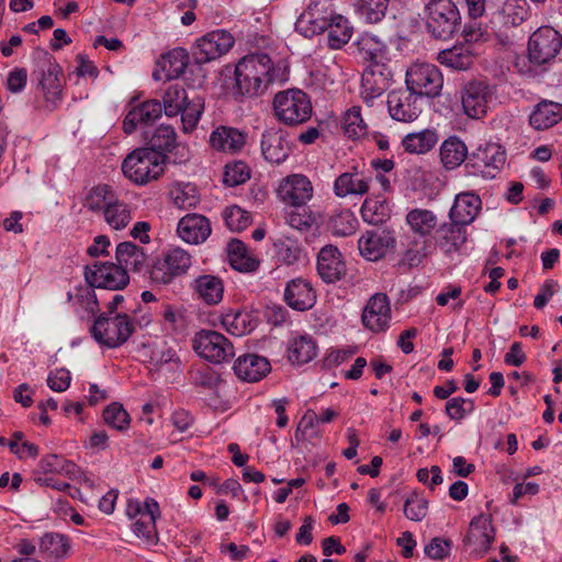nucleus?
Masks as SVG:
<instances>
[{"instance_id": "obj_1", "label": "nucleus", "mask_w": 562, "mask_h": 562, "mask_svg": "<svg viewBox=\"0 0 562 562\" xmlns=\"http://www.w3.org/2000/svg\"><path fill=\"white\" fill-rule=\"evenodd\" d=\"M425 13L426 30L436 40H450L461 29V15L452 0H430Z\"/></svg>"}, {"instance_id": "obj_2", "label": "nucleus", "mask_w": 562, "mask_h": 562, "mask_svg": "<svg viewBox=\"0 0 562 562\" xmlns=\"http://www.w3.org/2000/svg\"><path fill=\"white\" fill-rule=\"evenodd\" d=\"M276 117L288 126L306 123L313 113L310 97L301 89L279 91L272 101Z\"/></svg>"}, {"instance_id": "obj_3", "label": "nucleus", "mask_w": 562, "mask_h": 562, "mask_svg": "<svg viewBox=\"0 0 562 562\" xmlns=\"http://www.w3.org/2000/svg\"><path fill=\"white\" fill-rule=\"evenodd\" d=\"M165 158L147 147L131 151L122 162V171L136 184H146L164 173Z\"/></svg>"}, {"instance_id": "obj_4", "label": "nucleus", "mask_w": 562, "mask_h": 562, "mask_svg": "<svg viewBox=\"0 0 562 562\" xmlns=\"http://www.w3.org/2000/svg\"><path fill=\"white\" fill-rule=\"evenodd\" d=\"M134 330V323L126 313H116L113 316L101 313L90 327L92 338L98 344L111 349L125 344Z\"/></svg>"}, {"instance_id": "obj_5", "label": "nucleus", "mask_w": 562, "mask_h": 562, "mask_svg": "<svg viewBox=\"0 0 562 562\" xmlns=\"http://www.w3.org/2000/svg\"><path fill=\"white\" fill-rule=\"evenodd\" d=\"M126 513L131 518L137 517L133 524L135 536L147 544L157 543L156 519L160 517L158 503L153 498H147L144 505L139 502H130Z\"/></svg>"}, {"instance_id": "obj_6", "label": "nucleus", "mask_w": 562, "mask_h": 562, "mask_svg": "<svg viewBox=\"0 0 562 562\" xmlns=\"http://www.w3.org/2000/svg\"><path fill=\"white\" fill-rule=\"evenodd\" d=\"M235 43L233 35L225 30H215L195 41L191 47L194 65L201 66L220 58L231 50Z\"/></svg>"}, {"instance_id": "obj_7", "label": "nucleus", "mask_w": 562, "mask_h": 562, "mask_svg": "<svg viewBox=\"0 0 562 562\" xmlns=\"http://www.w3.org/2000/svg\"><path fill=\"white\" fill-rule=\"evenodd\" d=\"M192 346L200 357L213 363L229 361L235 356L233 344L215 330L204 329L196 333Z\"/></svg>"}, {"instance_id": "obj_8", "label": "nucleus", "mask_w": 562, "mask_h": 562, "mask_svg": "<svg viewBox=\"0 0 562 562\" xmlns=\"http://www.w3.org/2000/svg\"><path fill=\"white\" fill-rule=\"evenodd\" d=\"M562 48V35L551 26H541L529 37L528 56L536 65L549 64Z\"/></svg>"}, {"instance_id": "obj_9", "label": "nucleus", "mask_w": 562, "mask_h": 562, "mask_svg": "<svg viewBox=\"0 0 562 562\" xmlns=\"http://www.w3.org/2000/svg\"><path fill=\"white\" fill-rule=\"evenodd\" d=\"M83 274L86 282L97 289L116 291L124 289L130 282L127 271L113 262H94L92 266H86Z\"/></svg>"}, {"instance_id": "obj_10", "label": "nucleus", "mask_w": 562, "mask_h": 562, "mask_svg": "<svg viewBox=\"0 0 562 562\" xmlns=\"http://www.w3.org/2000/svg\"><path fill=\"white\" fill-rule=\"evenodd\" d=\"M335 13L326 0H312L295 22V30L311 38L322 34L328 27Z\"/></svg>"}, {"instance_id": "obj_11", "label": "nucleus", "mask_w": 562, "mask_h": 562, "mask_svg": "<svg viewBox=\"0 0 562 562\" xmlns=\"http://www.w3.org/2000/svg\"><path fill=\"white\" fill-rule=\"evenodd\" d=\"M506 161V153L496 143L480 145L468 157L467 167L473 168L484 178H495Z\"/></svg>"}, {"instance_id": "obj_12", "label": "nucleus", "mask_w": 562, "mask_h": 562, "mask_svg": "<svg viewBox=\"0 0 562 562\" xmlns=\"http://www.w3.org/2000/svg\"><path fill=\"white\" fill-rule=\"evenodd\" d=\"M493 95L494 87L484 81H470L464 86L461 95L464 113L471 119H482L487 113Z\"/></svg>"}, {"instance_id": "obj_13", "label": "nucleus", "mask_w": 562, "mask_h": 562, "mask_svg": "<svg viewBox=\"0 0 562 562\" xmlns=\"http://www.w3.org/2000/svg\"><path fill=\"white\" fill-rule=\"evenodd\" d=\"M494 537L495 530L491 517L480 515L471 520L463 543L470 549L471 557L481 558L487 553Z\"/></svg>"}, {"instance_id": "obj_14", "label": "nucleus", "mask_w": 562, "mask_h": 562, "mask_svg": "<svg viewBox=\"0 0 562 562\" xmlns=\"http://www.w3.org/2000/svg\"><path fill=\"white\" fill-rule=\"evenodd\" d=\"M183 72H153L156 81L164 80L170 82L162 94V109L167 116H176L183 110V105L189 101L184 89V82L180 79Z\"/></svg>"}, {"instance_id": "obj_15", "label": "nucleus", "mask_w": 562, "mask_h": 562, "mask_svg": "<svg viewBox=\"0 0 562 562\" xmlns=\"http://www.w3.org/2000/svg\"><path fill=\"white\" fill-rule=\"evenodd\" d=\"M360 254L370 261L383 258L395 247L394 233L385 228L368 231L358 241Z\"/></svg>"}, {"instance_id": "obj_16", "label": "nucleus", "mask_w": 562, "mask_h": 562, "mask_svg": "<svg viewBox=\"0 0 562 562\" xmlns=\"http://www.w3.org/2000/svg\"><path fill=\"white\" fill-rule=\"evenodd\" d=\"M279 199L294 207L305 205L313 196V186L303 175H291L281 181L278 188Z\"/></svg>"}, {"instance_id": "obj_17", "label": "nucleus", "mask_w": 562, "mask_h": 562, "mask_svg": "<svg viewBox=\"0 0 562 562\" xmlns=\"http://www.w3.org/2000/svg\"><path fill=\"white\" fill-rule=\"evenodd\" d=\"M362 324L373 333L385 331L390 327L391 306L386 294L372 295L362 312Z\"/></svg>"}, {"instance_id": "obj_18", "label": "nucleus", "mask_w": 562, "mask_h": 562, "mask_svg": "<svg viewBox=\"0 0 562 562\" xmlns=\"http://www.w3.org/2000/svg\"><path fill=\"white\" fill-rule=\"evenodd\" d=\"M352 54L366 65L367 69L373 67L387 68L391 58L386 46L372 36H362L352 46Z\"/></svg>"}, {"instance_id": "obj_19", "label": "nucleus", "mask_w": 562, "mask_h": 562, "mask_svg": "<svg viewBox=\"0 0 562 562\" xmlns=\"http://www.w3.org/2000/svg\"><path fill=\"white\" fill-rule=\"evenodd\" d=\"M347 268L338 248L333 245L324 246L317 256V272L326 283H335L346 274Z\"/></svg>"}, {"instance_id": "obj_20", "label": "nucleus", "mask_w": 562, "mask_h": 562, "mask_svg": "<svg viewBox=\"0 0 562 562\" xmlns=\"http://www.w3.org/2000/svg\"><path fill=\"white\" fill-rule=\"evenodd\" d=\"M283 299L291 308L304 312L315 305L316 292L306 279L295 278L286 283Z\"/></svg>"}, {"instance_id": "obj_21", "label": "nucleus", "mask_w": 562, "mask_h": 562, "mask_svg": "<svg viewBox=\"0 0 562 562\" xmlns=\"http://www.w3.org/2000/svg\"><path fill=\"white\" fill-rule=\"evenodd\" d=\"M162 105L158 100H147L134 105L125 115L123 131L132 134L138 125H150L162 114Z\"/></svg>"}, {"instance_id": "obj_22", "label": "nucleus", "mask_w": 562, "mask_h": 562, "mask_svg": "<svg viewBox=\"0 0 562 562\" xmlns=\"http://www.w3.org/2000/svg\"><path fill=\"white\" fill-rule=\"evenodd\" d=\"M407 90L416 97L435 98L440 94L442 72H405Z\"/></svg>"}, {"instance_id": "obj_23", "label": "nucleus", "mask_w": 562, "mask_h": 562, "mask_svg": "<svg viewBox=\"0 0 562 562\" xmlns=\"http://www.w3.org/2000/svg\"><path fill=\"white\" fill-rule=\"evenodd\" d=\"M235 86L233 88L235 97L252 98L265 93L273 77L271 72H233Z\"/></svg>"}, {"instance_id": "obj_24", "label": "nucleus", "mask_w": 562, "mask_h": 562, "mask_svg": "<svg viewBox=\"0 0 562 562\" xmlns=\"http://www.w3.org/2000/svg\"><path fill=\"white\" fill-rule=\"evenodd\" d=\"M417 97L409 92L392 91L387 95V110L393 120L398 122H413L419 114L420 109L416 104Z\"/></svg>"}, {"instance_id": "obj_25", "label": "nucleus", "mask_w": 562, "mask_h": 562, "mask_svg": "<svg viewBox=\"0 0 562 562\" xmlns=\"http://www.w3.org/2000/svg\"><path fill=\"white\" fill-rule=\"evenodd\" d=\"M235 374L245 382H258L266 376L271 366L267 358L255 353L239 356L234 363Z\"/></svg>"}, {"instance_id": "obj_26", "label": "nucleus", "mask_w": 562, "mask_h": 562, "mask_svg": "<svg viewBox=\"0 0 562 562\" xmlns=\"http://www.w3.org/2000/svg\"><path fill=\"white\" fill-rule=\"evenodd\" d=\"M436 233V244L447 256L460 252L468 238L467 226L456 221L443 223Z\"/></svg>"}, {"instance_id": "obj_27", "label": "nucleus", "mask_w": 562, "mask_h": 562, "mask_svg": "<svg viewBox=\"0 0 562 562\" xmlns=\"http://www.w3.org/2000/svg\"><path fill=\"white\" fill-rule=\"evenodd\" d=\"M179 237L188 244H200L211 234L210 221L200 214L191 213L183 216L177 227Z\"/></svg>"}, {"instance_id": "obj_28", "label": "nucleus", "mask_w": 562, "mask_h": 562, "mask_svg": "<svg viewBox=\"0 0 562 562\" xmlns=\"http://www.w3.org/2000/svg\"><path fill=\"white\" fill-rule=\"evenodd\" d=\"M482 207L481 198L472 192H462L454 199L449 212V220L461 225H470Z\"/></svg>"}, {"instance_id": "obj_29", "label": "nucleus", "mask_w": 562, "mask_h": 562, "mask_svg": "<svg viewBox=\"0 0 562 562\" xmlns=\"http://www.w3.org/2000/svg\"><path fill=\"white\" fill-rule=\"evenodd\" d=\"M246 144V134L235 127L218 126L210 136V145L213 149L223 153L236 154Z\"/></svg>"}, {"instance_id": "obj_30", "label": "nucleus", "mask_w": 562, "mask_h": 562, "mask_svg": "<svg viewBox=\"0 0 562 562\" xmlns=\"http://www.w3.org/2000/svg\"><path fill=\"white\" fill-rule=\"evenodd\" d=\"M372 178L364 176L356 168L352 171L344 172L334 182V192L339 198L349 195H363L370 189Z\"/></svg>"}, {"instance_id": "obj_31", "label": "nucleus", "mask_w": 562, "mask_h": 562, "mask_svg": "<svg viewBox=\"0 0 562 562\" xmlns=\"http://www.w3.org/2000/svg\"><path fill=\"white\" fill-rule=\"evenodd\" d=\"M191 289L199 300L206 305H217L224 295V284L220 277L202 274L193 280Z\"/></svg>"}, {"instance_id": "obj_32", "label": "nucleus", "mask_w": 562, "mask_h": 562, "mask_svg": "<svg viewBox=\"0 0 562 562\" xmlns=\"http://www.w3.org/2000/svg\"><path fill=\"white\" fill-rule=\"evenodd\" d=\"M147 148L159 153L165 161L168 160L167 154L178 148L180 144L177 142V133L173 126L160 124L150 132L145 133Z\"/></svg>"}, {"instance_id": "obj_33", "label": "nucleus", "mask_w": 562, "mask_h": 562, "mask_svg": "<svg viewBox=\"0 0 562 562\" xmlns=\"http://www.w3.org/2000/svg\"><path fill=\"white\" fill-rule=\"evenodd\" d=\"M562 121V103L549 100L539 102L529 116V124L537 131H544Z\"/></svg>"}, {"instance_id": "obj_34", "label": "nucleus", "mask_w": 562, "mask_h": 562, "mask_svg": "<svg viewBox=\"0 0 562 562\" xmlns=\"http://www.w3.org/2000/svg\"><path fill=\"white\" fill-rule=\"evenodd\" d=\"M228 259L233 269L240 272H255L260 261L248 247L239 239H233L227 246Z\"/></svg>"}, {"instance_id": "obj_35", "label": "nucleus", "mask_w": 562, "mask_h": 562, "mask_svg": "<svg viewBox=\"0 0 562 562\" xmlns=\"http://www.w3.org/2000/svg\"><path fill=\"white\" fill-rule=\"evenodd\" d=\"M290 150V146L281 133L262 134L261 151L266 160L279 165L288 158Z\"/></svg>"}, {"instance_id": "obj_36", "label": "nucleus", "mask_w": 562, "mask_h": 562, "mask_svg": "<svg viewBox=\"0 0 562 562\" xmlns=\"http://www.w3.org/2000/svg\"><path fill=\"white\" fill-rule=\"evenodd\" d=\"M115 258L117 263L126 269L142 271L146 265L144 249L132 241H123L116 246Z\"/></svg>"}, {"instance_id": "obj_37", "label": "nucleus", "mask_w": 562, "mask_h": 562, "mask_svg": "<svg viewBox=\"0 0 562 562\" xmlns=\"http://www.w3.org/2000/svg\"><path fill=\"white\" fill-rule=\"evenodd\" d=\"M468 157V147L458 136H450L440 146V160L447 170L456 169Z\"/></svg>"}, {"instance_id": "obj_38", "label": "nucleus", "mask_w": 562, "mask_h": 562, "mask_svg": "<svg viewBox=\"0 0 562 562\" xmlns=\"http://www.w3.org/2000/svg\"><path fill=\"white\" fill-rule=\"evenodd\" d=\"M391 72H362L360 94L364 103L371 105L373 100L389 88Z\"/></svg>"}, {"instance_id": "obj_39", "label": "nucleus", "mask_w": 562, "mask_h": 562, "mask_svg": "<svg viewBox=\"0 0 562 562\" xmlns=\"http://www.w3.org/2000/svg\"><path fill=\"white\" fill-rule=\"evenodd\" d=\"M406 223L414 234L420 237L430 236L438 226L437 216L426 209H413L406 215Z\"/></svg>"}, {"instance_id": "obj_40", "label": "nucleus", "mask_w": 562, "mask_h": 562, "mask_svg": "<svg viewBox=\"0 0 562 562\" xmlns=\"http://www.w3.org/2000/svg\"><path fill=\"white\" fill-rule=\"evenodd\" d=\"M64 72H42L38 86L42 89L46 108L53 110L61 98Z\"/></svg>"}, {"instance_id": "obj_41", "label": "nucleus", "mask_w": 562, "mask_h": 562, "mask_svg": "<svg viewBox=\"0 0 562 562\" xmlns=\"http://www.w3.org/2000/svg\"><path fill=\"white\" fill-rule=\"evenodd\" d=\"M435 130L426 128L417 133H409L402 139V146L409 154H425L438 143Z\"/></svg>"}, {"instance_id": "obj_42", "label": "nucleus", "mask_w": 562, "mask_h": 562, "mask_svg": "<svg viewBox=\"0 0 562 562\" xmlns=\"http://www.w3.org/2000/svg\"><path fill=\"white\" fill-rule=\"evenodd\" d=\"M94 289L97 288L89 283L79 285L76 289L75 306H77V308L75 312L81 319L94 316L100 311Z\"/></svg>"}, {"instance_id": "obj_43", "label": "nucleus", "mask_w": 562, "mask_h": 562, "mask_svg": "<svg viewBox=\"0 0 562 562\" xmlns=\"http://www.w3.org/2000/svg\"><path fill=\"white\" fill-rule=\"evenodd\" d=\"M360 213L366 223L379 225L390 217V206L385 199L368 196L362 203Z\"/></svg>"}, {"instance_id": "obj_44", "label": "nucleus", "mask_w": 562, "mask_h": 562, "mask_svg": "<svg viewBox=\"0 0 562 562\" xmlns=\"http://www.w3.org/2000/svg\"><path fill=\"white\" fill-rule=\"evenodd\" d=\"M317 346L310 336H300L293 339L288 349V359L292 363L304 364L315 358Z\"/></svg>"}, {"instance_id": "obj_45", "label": "nucleus", "mask_w": 562, "mask_h": 562, "mask_svg": "<svg viewBox=\"0 0 562 562\" xmlns=\"http://www.w3.org/2000/svg\"><path fill=\"white\" fill-rule=\"evenodd\" d=\"M328 45L330 48L339 49L349 42L352 35V26L341 14H335L328 22Z\"/></svg>"}, {"instance_id": "obj_46", "label": "nucleus", "mask_w": 562, "mask_h": 562, "mask_svg": "<svg viewBox=\"0 0 562 562\" xmlns=\"http://www.w3.org/2000/svg\"><path fill=\"white\" fill-rule=\"evenodd\" d=\"M104 221L116 231L125 228L132 221L130 206L120 201L117 196L103 212Z\"/></svg>"}, {"instance_id": "obj_47", "label": "nucleus", "mask_w": 562, "mask_h": 562, "mask_svg": "<svg viewBox=\"0 0 562 562\" xmlns=\"http://www.w3.org/2000/svg\"><path fill=\"white\" fill-rule=\"evenodd\" d=\"M115 192L108 184L93 187L83 200V206L92 212H104L114 198Z\"/></svg>"}, {"instance_id": "obj_48", "label": "nucleus", "mask_w": 562, "mask_h": 562, "mask_svg": "<svg viewBox=\"0 0 562 562\" xmlns=\"http://www.w3.org/2000/svg\"><path fill=\"white\" fill-rule=\"evenodd\" d=\"M497 47L495 52V64L499 70H510L519 68L520 63H525V58L519 56L513 47V43L503 38H497Z\"/></svg>"}, {"instance_id": "obj_49", "label": "nucleus", "mask_w": 562, "mask_h": 562, "mask_svg": "<svg viewBox=\"0 0 562 562\" xmlns=\"http://www.w3.org/2000/svg\"><path fill=\"white\" fill-rule=\"evenodd\" d=\"M173 204L181 210L195 207L200 203L196 187L192 183H177L170 190Z\"/></svg>"}, {"instance_id": "obj_50", "label": "nucleus", "mask_w": 562, "mask_h": 562, "mask_svg": "<svg viewBox=\"0 0 562 562\" xmlns=\"http://www.w3.org/2000/svg\"><path fill=\"white\" fill-rule=\"evenodd\" d=\"M191 58V52L189 53L183 47H176L164 53L156 61V67L157 70H166L167 67H169L170 70H186Z\"/></svg>"}, {"instance_id": "obj_51", "label": "nucleus", "mask_w": 562, "mask_h": 562, "mask_svg": "<svg viewBox=\"0 0 562 562\" xmlns=\"http://www.w3.org/2000/svg\"><path fill=\"white\" fill-rule=\"evenodd\" d=\"M358 226V220L350 210L335 212L328 221V228L336 236H350Z\"/></svg>"}, {"instance_id": "obj_52", "label": "nucleus", "mask_w": 562, "mask_h": 562, "mask_svg": "<svg viewBox=\"0 0 562 562\" xmlns=\"http://www.w3.org/2000/svg\"><path fill=\"white\" fill-rule=\"evenodd\" d=\"M221 323L231 335L236 337L250 331L249 315L240 310H228L223 313Z\"/></svg>"}, {"instance_id": "obj_53", "label": "nucleus", "mask_w": 562, "mask_h": 562, "mask_svg": "<svg viewBox=\"0 0 562 562\" xmlns=\"http://www.w3.org/2000/svg\"><path fill=\"white\" fill-rule=\"evenodd\" d=\"M68 539L60 533H45L41 538L40 551L48 558H64L69 551Z\"/></svg>"}, {"instance_id": "obj_54", "label": "nucleus", "mask_w": 562, "mask_h": 562, "mask_svg": "<svg viewBox=\"0 0 562 562\" xmlns=\"http://www.w3.org/2000/svg\"><path fill=\"white\" fill-rule=\"evenodd\" d=\"M319 220L318 213L313 212L305 205L294 207L286 214L288 224L301 232H307L314 226H317Z\"/></svg>"}, {"instance_id": "obj_55", "label": "nucleus", "mask_w": 562, "mask_h": 562, "mask_svg": "<svg viewBox=\"0 0 562 562\" xmlns=\"http://www.w3.org/2000/svg\"><path fill=\"white\" fill-rule=\"evenodd\" d=\"M341 127L350 138H360L367 134V124L361 116V108L355 105L346 111L342 116Z\"/></svg>"}, {"instance_id": "obj_56", "label": "nucleus", "mask_w": 562, "mask_h": 562, "mask_svg": "<svg viewBox=\"0 0 562 562\" xmlns=\"http://www.w3.org/2000/svg\"><path fill=\"white\" fill-rule=\"evenodd\" d=\"M203 110L204 100L201 97H193L183 105L180 114L184 133H190L196 127Z\"/></svg>"}, {"instance_id": "obj_57", "label": "nucleus", "mask_w": 562, "mask_h": 562, "mask_svg": "<svg viewBox=\"0 0 562 562\" xmlns=\"http://www.w3.org/2000/svg\"><path fill=\"white\" fill-rule=\"evenodd\" d=\"M438 58L442 65L453 70H469L473 64V56L467 50H463V48L458 47L442 50Z\"/></svg>"}, {"instance_id": "obj_58", "label": "nucleus", "mask_w": 562, "mask_h": 562, "mask_svg": "<svg viewBox=\"0 0 562 562\" xmlns=\"http://www.w3.org/2000/svg\"><path fill=\"white\" fill-rule=\"evenodd\" d=\"M103 420L108 426L119 431L127 430L131 424L130 414L124 409L122 404L116 402L111 403L104 408Z\"/></svg>"}, {"instance_id": "obj_59", "label": "nucleus", "mask_w": 562, "mask_h": 562, "mask_svg": "<svg viewBox=\"0 0 562 562\" xmlns=\"http://www.w3.org/2000/svg\"><path fill=\"white\" fill-rule=\"evenodd\" d=\"M389 0H357V12L370 23L380 22L387 9Z\"/></svg>"}, {"instance_id": "obj_60", "label": "nucleus", "mask_w": 562, "mask_h": 562, "mask_svg": "<svg viewBox=\"0 0 562 562\" xmlns=\"http://www.w3.org/2000/svg\"><path fill=\"white\" fill-rule=\"evenodd\" d=\"M277 257L285 265H293L301 258V247L296 240L289 237L280 238L274 243Z\"/></svg>"}, {"instance_id": "obj_61", "label": "nucleus", "mask_w": 562, "mask_h": 562, "mask_svg": "<svg viewBox=\"0 0 562 562\" xmlns=\"http://www.w3.org/2000/svg\"><path fill=\"white\" fill-rule=\"evenodd\" d=\"M404 515L413 521H422L428 513V501L417 493H412L404 503Z\"/></svg>"}, {"instance_id": "obj_62", "label": "nucleus", "mask_w": 562, "mask_h": 562, "mask_svg": "<svg viewBox=\"0 0 562 562\" xmlns=\"http://www.w3.org/2000/svg\"><path fill=\"white\" fill-rule=\"evenodd\" d=\"M250 178L249 167L241 160L227 164L225 166L223 181L228 187H237Z\"/></svg>"}, {"instance_id": "obj_63", "label": "nucleus", "mask_w": 562, "mask_h": 562, "mask_svg": "<svg viewBox=\"0 0 562 562\" xmlns=\"http://www.w3.org/2000/svg\"><path fill=\"white\" fill-rule=\"evenodd\" d=\"M223 216L227 227L233 232H240L251 223L250 214L237 205L225 209Z\"/></svg>"}, {"instance_id": "obj_64", "label": "nucleus", "mask_w": 562, "mask_h": 562, "mask_svg": "<svg viewBox=\"0 0 562 562\" xmlns=\"http://www.w3.org/2000/svg\"><path fill=\"white\" fill-rule=\"evenodd\" d=\"M164 258L168 261L170 270L177 278L186 274L191 267L190 254L181 248L170 249L164 255Z\"/></svg>"}]
</instances>
